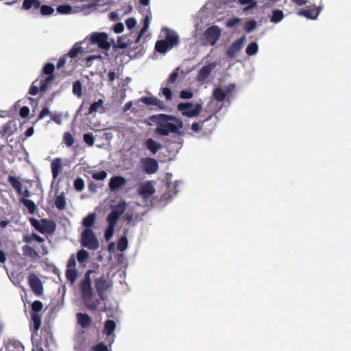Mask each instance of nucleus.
Segmentation results:
<instances>
[{
  "label": "nucleus",
  "mask_w": 351,
  "mask_h": 351,
  "mask_svg": "<svg viewBox=\"0 0 351 351\" xmlns=\"http://www.w3.org/2000/svg\"><path fill=\"white\" fill-rule=\"evenodd\" d=\"M178 186V181L175 182V184H171L170 182H167V194L168 195V197H172L173 196L176 195L178 193V191L176 190V187Z\"/></svg>",
  "instance_id": "obj_45"
},
{
  "label": "nucleus",
  "mask_w": 351,
  "mask_h": 351,
  "mask_svg": "<svg viewBox=\"0 0 351 351\" xmlns=\"http://www.w3.org/2000/svg\"><path fill=\"white\" fill-rule=\"evenodd\" d=\"M115 226L108 225L104 234V237L106 241H109L113 236Z\"/></svg>",
  "instance_id": "obj_59"
},
{
  "label": "nucleus",
  "mask_w": 351,
  "mask_h": 351,
  "mask_svg": "<svg viewBox=\"0 0 351 351\" xmlns=\"http://www.w3.org/2000/svg\"><path fill=\"white\" fill-rule=\"evenodd\" d=\"M84 141L88 145L93 146L95 143V137L92 133H86L83 136Z\"/></svg>",
  "instance_id": "obj_51"
},
{
  "label": "nucleus",
  "mask_w": 351,
  "mask_h": 351,
  "mask_svg": "<svg viewBox=\"0 0 351 351\" xmlns=\"http://www.w3.org/2000/svg\"><path fill=\"white\" fill-rule=\"evenodd\" d=\"M5 348L8 351H24V347L21 343L16 340L10 341Z\"/></svg>",
  "instance_id": "obj_29"
},
{
  "label": "nucleus",
  "mask_w": 351,
  "mask_h": 351,
  "mask_svg": "<svg viewBox=\"0 0 351 351\" xmlns=\"http://www.w3.org/2000/svg\"><path fill=\"white\" fill-rule=\"evenodd\" d=\"M92 351H110L107 346L102 342L98 343L91 348Z\"/></svg>",
  "instance_id": "obj_60"
},
{
  "label": "nucleus",
  "mask_w": 351,
  "mask_h": 351,
  "mask_svg": "<svg viewBox=\"0 0 351 351\" xmlns=\"http://www.w3.org/2000/svg\"><path fill=\"white\" fill-rule=\"evenodd\" d=\"M203 125V134H210L216 128L217 126V117L213 114L209 115L208 117L202 120Z\"/></svg>",
  "instance_id": "obj_14"
},
{
  "label": "nucleus",
  "mask_w": 351,
  "mask_h": 351,
  "mask_svg": "<svg viewBox=\"0 0 351 351\" xmlns=\"http://www.w3.org/2000/svg\"><path fill=\"white\" fill-rule=\"evenodd\" d=\"M177 108L181 114L186 117L192 118L199 114L202 110V104H193L191 102L180 103Z\"/></svg>",
  "instance_id": "obj_3"
},
{
  "label": "nucleus",
  "mask_w": 351,
  "mask_h": 351,
  "mask_svg": "<svg viewBox=\"0 0 351 351\" xmlns=\"http://www.w3.org/2000/svg\"><path fill=\"white\" fill-rule=\"evenodd\" d=\"M23 241L26 243H31L33 241H36L38 243H43L45 241V239L36 233H32L30 235L23 236Z\"/></svg>",
  "instance_id": "obj_34"
},
{
  "label": "nucleus",
  "mask_w": 351,
  "mask_h": 351,
  "mask_svg": "<svg viewBox=\"0 0 351 351\" xmlns=\"http://www.w3.org/2000/svg\"><path fill=\"white\" fill-rule=\"evenodd\" d=\"M92 44L97 45V46L104 50H108L110 44L108 41V35L104 32H95L90 36Z\"/></svg>",
  "instance_id": "obj_7"
},
{
  "label": "nucleus",
  "mask_w": 351,
  "mask_h": 351,
  "mask_svg": "<svg viewBox=\"0 0 351 351\" xmlns=\"http://www.w3.org/2000/svg\"><path fill=\"white\" fill-rule=\"evenodd\" d=\"M151 120L156 125L154 133L160 136H169L170 134H180L179 130L183 128L182 121L170 114L153 115Z\"/></svg>",
  "instance_id": "obj_1"
},
{
  "label": "nucleus",
  "mask_w": 351,
  "mask_h": 351,
  "mask_svg": "<svg viewBox=\"0 0 351 351\" xmlns=\"http://www.w3.org/2000/svg\"><path fill=\"white\" fill-rule=\"evenodd\" d=\"M128 247V239L125 237L119 239L117 243V248L119 251H124Z\"/></svg>",
  "instance_id": "obj_52"
},
{
  "label": "nucleus",
  "mask_w": 351,
  "mask_h": 351,
  "mask_svg": "<svg viewBox=\"0 0 351 351\" xmlns=\"http://www.w3.org/2000/svg\"><path fill=\"white\" fill-rule=\"evenodd\" d=\"M55 66L52 63L46 64L43 69V75L47 76L55 75L53 74Z\"/></svg>",
  "instance_id": "obj_46"
},
{
  "label": "nucleus",
  "mask_w": 351,
  "mask_h": 351,
  "mask_svg": "<svg viewBox=\"0 0 351 351\" xmlns=\"http://www.w3.org/2000/svg\"><path fill=\"white\" fill-rule=\"evenodd\" d=\"M92 270H88L85 275L84 278L80 283L79 287L81 292L82 298H87L93 295V291L91 285L90 274Z\"/></svg>",
  "instance_id": "obj_6"
},
{
  "label": "nucleus",
  "mask_w": 351,
  "mask_h": 351,
  "mask_svg": "<svg viewBox=\"0 0 351 351\" xmlns=\"http://www.w3.org/2000/svg\"><path fill=\"white\" fill-rule=\"evenodd\" d=\"M125 208L126 204L124 201L114 206L106 219L108 225L116 226L119 218L125 212Z\"/></svg>",
  "instance_id": "obj_5"
},
{
  "label": "nucleus",
  "mask_w": 351,
  "mask_h": 351,
  "mask_svg": "<svg viewBox=\"0 0 351 351\" xmlns=\"http://www.w3.org/2000/svg\"><path fill=\"white\" fill-rule=\"evenodd\" d=\"M321 8L313 7L309 8H303L298 12V14L300 16H305L309 19H315L319 14Z\"/></svg>",
  "instance_id": "obj_17"
},
{
  "label": "nucleus",
  "mask_w": 351,
  "mask_h": 351,
  "mask_svg": "<svg viewBox=\"0 0 351 351\" xmlns=\"http://www.w3.org/2000/svg\"><path fill=\"white\" fill-rule=\"evenodd\" d=\"M77 322L83 328H88L91 324V318L86 313H79L77 314Z\"/></svg>",
  "instance_id": "obj_25"
},
{
  "label": "nucleus",
  "mask_w": 351,
  "mask_h": 351,
  "mask_svg": "<svg viewBox=\"0 0 351 351\" xmlns=\"http://www.w3.org/2000/svg\"><path fill=\"white\" fill-rule=\"evenodd\" d=\"M72 8L69 5H60L57 8L58 13L62 14H67L71 12Z\"/></svg>",
  "instance_id": "obj_53"
},
{
  "label": "nucleus",
  "mask_w": 351,
  "mask_h": 351,
  "mask_svg": "<svg viewBox=\"0 0 351 351\" xmlns=\"http://www.w3.org/2000/svg\"><path fill=\"white\" fill-rule=\"evenodd\" d=\"M85 306L90 311H95L100 304L99 300L93 298V295L82 298Z\"/></svg>",
  "instance_id": "obj_20"
},
{
  "label": "nucleus",
  "mask_w": 351,
  "mask_h": 351,
  "mask_svg": "<svg viewBox=\"0 0 351 351\" xmlns=\"http://www.w3.org/2000/svg\"><path fill=\"white\" fill-rule=\"evenodd\" d=\"M161 92L167 101H169L172 99V91L169 88L163 87L161 88Z\"/></svg>",
  "instance_id": "obj_61"
},
{
  "label": "nucleus",
  "mask_w": 351,
  "mask_h": 351,
  "mask_svg": "<svg viewBox=\"0 0 351 351\" xmlns=\"http://www.w3.org/2000/svg\"><path fill=\"white\" fill-rule=\"evenodd\" d=\"M155 49L159 53H164L171 49L169 47L164 39L156 41L155 45Z\"/></svg>",
  "instance_id": "obj_35"
},
{
  "label": "nucleus",
  "mask_w": 351,
  "mask_h": 351,
  "mask_svg": "<svg viewBox=\"0 0 351 351\" xmlns=\"http://www.w3.org/2000/svg\"><path fill=\"white\" fill-rule=\"evenodd\" d=\"M143 170L147 174H154L158 169V164L156 159L147 157L141 159Z\"/></svg>",
  "instance_id": "obj_11"
},
{
  "label": "nucleus",
  "mask_w": 351,
  "mask_h": 351,
  "mask_svg": "<svg viewBox=\"0 0 351 351\" xmlns=\"http://www.w3.org/2000/svg\"><path fill=\"white\" fill-rule=\"evenodd\" d=\"M127 181L124 177L121 176H115L111 178L109 182V189L112 191H116L123 188Z\"/></svg>",
  "instance_id": "obj_15"
},
{
  "label": "nucleus",
  "mask_w": 351,
  "mask_h": 351,
  "mask_svg": "<svg viewBox=\"0 0 351 351\" xmlns=\"http://www.w3.org/2000/svg\"><path fill=\"white\" fill-rule=\"evenodd\" d=\"M107 176V173L104 171L97 172L93 175V178L96 180H103Z\"/></svg>",
  "instance_id": "obj_63"
},
{
  "label": "nucleus",
  "mask_w": 351,
  "mask_h": 351,
  "mask_svg": "<svg viewBox=\"0 0 351 351\" xmlns=\"http://www.w3.org/2000/svg\"><path fill=\"white\" fill-rule=\"evenodd\" d=\"M28 284L35 295H40L43 293V284L36 274L32 273L28 276Z\"/></svg>",
  "instance_id": "obj_9"
},
{
  "label": "nucleus",
  "mask_w": 351,
  "mask_h": 351,
  "mask_svg": "<svg viewBox=\"0 0 351 351\" xmlns=\"http://www.w3.org/2000/svg\"><path fill=\"white\" fill-rule=\"evenodd\" d=\"M33 324V331L36 332L41 326V315L39 313H31Z\"/></svg>",
  "instance_id": "obj_33"
},
{
  "label": "nucleus",
  "mask_w": 351,
  "mask_h": 351,
  "mask_svg": "<svg viewBox=\"0 0 351 351\" xmlns=\"http://www.w3.org/2000/svg\"><path fill=\"white\" fill-rule=\"evenodd\" d=\"M138 194L144 199H147L149 197L154 195L156 189L152 181H147L141 184L138 189Z\"/></svg>",
  "instance_id": "obj_10"
},
{
  "label": "nucleus",
  "mask_w": 351,
  "mask_h": 351,
  "mask_svg": "<svg viewBox=\"0 0 351 351\" xmlns=\"http://www.w3.org/2000/svg\"><path fill=\"white\" fill-rule=\"evenodd\" d=\"M82 52V48L81 47V45L78 43H75L71 49L69 51L67 55V57H70L71 58H76L79 53Z\"/></svg>",
  "instance_id": "obj_37"
},
{
  "label": "nucleus",
  "mask_w": 351,
  "mask_h": 351,
  "mask_svg": "<svg viewBox=\"0 0 351 351\" xmlns=\"http://www.w3.org/2000/svg\"><path fill=\"white\" fill-rule=\"evenodd\" d=\"M141 101L146 106H155L161 110L165 109V105L156 97H143Z\"/></svg>",
  "instance_id": "obj_18"
},
{
  "label": "nucleus",
  "mask_w": 351,
  "mask_h": 351,
  "mask_svg": "<svg viewBox=\"0 0 351 351\" xmlns=\"http://www.w3.org/2000/svg\"><path fill=\"white\" fill-rule=\"evenodd\" d=\"M178 69H179L178 68L176 70H175L170 74V75L166 80L167 86H170L171 84H174L176 82L178 77Z\"/></svg>",
  "instance_id": "obj_48"
},
{
  "label": "nucleus",
  "mask_w": 351,
  "mask_h": 351,
  "mask_svg": "<svg viewBox=\"0 0 351 351\" xmlns=\"http://www.w3.org/2000/svg\"><path fill=\"white\" fill-rule=\"evenodd\" d=\"M81 245L90 250H97L99 243L94 232L90 228L85 229L81 234Z\"/></svg>",
  "instance_id": "obj_2"
},
{
  "label": "nucleus",
  "mask_w": 351,
  "mask_h": 351,
  "mask_svg": "<svg viewBox=\"0 0 351 351\" xmlns=\"http://www.w3.org/2000/svg\"><path fill=\"white\" fill-rule=\"evenodd\" d=\"M214 67L215 65L213 64L204 66L197 74V80L199 82H204L208 77Z\"/></svg>",
  "instance_id": "obj_21"
},
{
  "label": "nucleus",
  "mask_w": 351,
  "mask_h": 351,
  "mask_svg": "<svg viewBox=\"0 0 351 351\" xmlns=\"http://www.w3.org/2000/svg\"><path fill=\"white\" fill-rule=\"evenodd\" d=\"M40 7V13L42 15H50L53 13L54 10L52 7L47 5H43Z\"/></svg>",
  "instance_id": "obj_58"
},
{
  "label": "nucleus",
  "mask_w": 351,
  "mask_h": 351,
  "mask_svg": "<svg viewBox=\"0 0 351 351\" xmlns=\"http://www.w3.org/2000/svg\"><path fill=\"white\" fill-rule=\"evenodd\" d=\"M8 182L11 184V186L16 190L17 193H22L23 186L21 181H19L18 178H16L14 176H10L8 177Z\"/></svg>",
  "instance_id": "obj_32"
},
{
  "label": "nucleus",
  "mask_w": 351,
  "mask_h": 351,
  "mask_svg": "<svg viewBox=\"0 0 351 351\" xmlns=\"http://www.w3.org/2000/svg\"><path fill=\"white\" fill-rule=\"evenodd\" d=\"M151 20V17L149 15H147L143 21V26L142 29H141L138 36L136 38V43H138L141 38V37L143 35V34L147 30L149 25V22Z\"/></svg>",
  "instance_id": "obj_41"
},
{
  "label": "nucleus",
  "mask_w": 351,
  "mask_h": 351,
  "mask_svg": "<svg viewBox=\"0 0 351 351\" xmlns=\"http://www.w3.org/2000/svg\"><path fill=\"white\" fill-rule=\"evenodd\" d=\"M104 101L101 99H99L98 101L93 102L88 109V114H91L95 112H97V110L101 108H102V112L105 111V108L103 107Z\"/></svg>",
  "instance_id": "obj_39"
},
{
  "label": "nucleus",
  "mask_w": 351,
  "mask_h": 351,
  "mask_svg": "<svg viewBox=\"0 0 351 351\" xmlns=\"http://www.w3.org/2000/svg\"><path fill=\"white\" fill-rule=\"evenodd\" d=\"M40 6V2L38 0H24L23 3V8L26 10H29L32 7L38 9Z\"/></svg>",
  "instance_id": "obj_38"
},
{
  "label": "nucleus",
  "mask_w": 351,
  "mask_h": 351,
  "mask_svg": "<svg viewBox=\"0 0 351 351\" xmlns=\"http://www.w3.org/2000/svg\"><path fill=\"white\" fill-rule=\"evenodd\" d=\"M55 79V75L45 76L43 74H40V75L37 79L39 82L40 92L45 93L47 91L49 86L51 84Z\"/></svg>",
  "instance_id": "obj_16"
},
{
  "label": "nucleus",
  "mask_w": 351,
  "mask_h": 351,
  "mask_svg": "<svg viewBox=\"0 0 351 351\" xmlns=\"http://www.w3.org/2000/svg\"><path fill=\"white\" fill-rule=\"evenodd\" d=\"M62 142L67 147H71L74 144L75 139L72 134L69 132H66L64 133Z\"/></svg>",
  "instance_id": "obj_43"
},
{
  "label": "nucleus",
  "mask_w": 351,
  "mask_h": 351,
  "mask_svg": "<svg viewBox=\"0 0 351 351\" xmlns=\"http://www.w3.org/2000/svg\"><path fill=\"white\" fill-rule=\"evenodd\" d=\"M54 205L59 210L65 209L66 206V197L63 192L60 195H58L54 201Z\"/></svg>",
  "instance_id": "obj_28"
},
{
  "label": "nucleus",
  "mask_w": 351,
  "mask_h": 351,
  "mask_svg": "<svg viewBox=\"0 0 351 351\" xmlns=\"http://www.w3.org/2000/svg\"><path fill=\"white\" fill-rule=\"evenodd\" d=\"M43 308L42 302L36 300L33 302L31 305L32 312L31 313H38Z\"/></svg>",
  "instance_id": "obj_47"
},
{
  "label": "nucleus",
  "mask_w": 351,
  "mask_h": 351,
  "mask_svg": "<svg viewBox=\"0 0 351 351\" xmlns=\"http://www.w3.org/2000/svg\"><path fill=\"white\" fill-rule=\"evenodd\" d=\"M29 221H30V223L31 225L37 230L39 232H40L41 234H43V224L41 223V221L40 222L39 221H38L37 219H34V218H31L29 219Z\"/></svg>",
  "instance_id": "obj_50"
},
{
  "label": "nucleus",
  "mask_w": 351,
  "mask_h": 351,
  "mask_svg": "<svg viewBox=\"0 0 351 351\" xmlns=\"http://www.w3.org/2000/svg\"><path fill=\"white\" fill-rule=\"evenodd\" d=\"M284 18L283 12L280 10H274L272 12V15L271 17V22L277 23L282 20Z\"/></svg>",
  "instance_id": "obj_40"
},
{
  "label": "nucleus",
  "mask_w": 351,
  "mask_h": 351,
  "mask_svg": "<svg viewBox=\"0 0 351 351\" xmlns=\"http://www.w3.org/2000/svg\"><path fill=\"white\" fill-rule=\"evenodd\" d=\"M95 287L101 300L106 299L104 292L110 287V283L102 276L95 280Z\"/></svg>",
  "instance_id": "obj_12"
},
{
  "label": "nucleus",
  "mask_w": 351,
  "mask_h": 351,
  "mask_svg": "<svg viewBox=\"0 0 351 351\" xmlns=\"http://www.w3.org/2000/svg\"><path fill=\"white\" fill-rule=\"evenodd\" d=\"M258 50V46L256 43L252 42L248 45L245 49L247 55L251 56L255 55Z\"/></svg>",
  "instance_id": "obj_44"
},
{
  "label": "nucleus",
  "mask_w": 351,
  "mask_h": 351,
  "mask_svg": "<svg viewBox=\"0 0 351 351\" xmlns=\"http://www.w3.org/2000/svg\"><path fill=\"white\" fill-rule=\"evenodd\" d=\"M65 275L67 280L73 284L77 277V271L75 268H66Z\"/></svg>",
  "instance_id": "obj_36"
},
{
  "label": "nucleus",
  "mask_w": 351,
  "mask_h": 351,
  "mask_svg": "<svg viewBox=\"0 0 351 351\" xmlns=\"http://www.w3.org/2000/svg\"><path fill=\"white\" fill-rule=\"evenodd\" d=\"M221 29L217 25H212L206 29L203 35V44L213 46L221 36Z\"/></svg>",
  "instance_id": "obj_4"
},
{
  "label": "nucleus",
  "mask_w": 351,
  "mask_h": 351,
  "mask_svg": "<svg viewBox=\"0 0 351 351\" xmlns=\"http://www.w3.org/2000/svg\"><path fill=\"white\" fill-rule=\"evenodd\" d=\"M203 125L202 120H200L198 122L193 123L191 128L195 133H199L200 132L203 133Z\"/></svg>",
  "instance_id": "obj_55"
},
{
  "label": "nucleus",
  "mask_w": 351,
  "mask_h": 351,
  "mask_svg": "<svg viewBox=\"0 0 351 351\" xmlns=\"http://www.w3.org/2000/svg\"><path fill=\"white\" fill-rule=\"evenodd\" d=\"M245 36H242L240 38L236 40L226 51V55L230 58H234L237 53L243 48Z\"/></svg>",
  "instance_id": "obj_13"
},
{
  "label": "nucleus",
  "mask_w": 351,
  "mask_h": 351,
  "mask_svg": "<svg viewBox=\"0 0 351 351\" xmlns=\"http://www.w3.org/2000/svg\"><path fill=\"white\" fill-rule=\"evenodd\" d=\"M193 96V93L191 90H183L180 92V97L182 99H191Z\"/></svg>",
  "instance_id": "obj_64"
},
{
  "label": "nucleus",
  "mask_w": 351,
  "mask_h": 351,
  "mask_svg": "<svg viewBox=\"0 0 351 351\" xmlns=\"http://www.w3.org/2000/svg\"><path fill=\"white\" fill-rule=\"evenodd\" d=\"M73 93L77 97L82 95V84L81 82L77 80L75 81L73 84Z\"/></svg>",
  "instance_id": "obj_54"
},
{
  "label": "nucleus",
  "mask_w": 351,
  "mask_h": 351,
  "mask_svg": "<svg viewBox=\"0 0 351 351\" xmlns=\"http://www.w3.org/2000/svg\"><path fill=\"white\" fill-rule=\"evenodd\" d=\"M116 328V323L114 321L111 319H107L104 323V333L107 337H110L113 338L114 337V335L113 334V332L114 331Z\"/></svg>",
  "instance_id": "obj_26"
},
{
  "label": "nucleus",
  "mask_w": 351,
  "mask_h": 351,
  "mask_svg": "<svg viewBox=\"0 0 351 351\" xmlns=\"http://www.w3.org/2000/svg\"><path fill=\"white\" fill-rule=\"evenodd\" d=\"M257 26V23L254 20L247 21L244 26V29L246 33H250L253 31Z\"/></svg>",
  "instance_id": "obj_49"
},
{
  "label": "nucleus",
  "mask_w": 351,
  "mask_h": 351,
  "mask_svg": "<svg viewBox=\"0 0 351 351\" xmlns=\"http://www.w3.org/2000/svg\"><path fill=\"white\" fill-rule=\"evenodd\" d=\"M23 254L32 259H37L39 258L38 253L30 245H25L22 247Z\"/></svg>",
  "instance_id": "obj_27"
},
{
  "label": "nucleus",
  "mask_w": 351,
  "mask_h": 351,
  "mask_svg": "<svg viewBox=\"0 0 351 351\" xmlns=\"http://www.w3.org/2000/svg\"><path fill=\"white\" fill-rule=\"evenodd\" d=\"M62 160L60 158H55L51 163V173L53 179H56L62 170Z\"/></svg>",
  "instance_id": "obj_24"
},
{
  "label": "nucleus",
  "mask_w": 351,
  "mask_h": 351,
  "mask_svg": "<svg viewBox=\"0 0 351 351\" xmlns=\"http://www.w3.org/2000/svg\"><path fill=\"white\" fill-rule=\"evenodd\" d=\"M145 146L153 154H156V152L162 147V145L160 143L156 142L151 138L146 139Z\"/></svg>",
  "instance_id": "obj_23"
},
{
  "label": "nucleus",
  "mask_w": 351,
  "mask_h": 351,
  "mask_svg": "<svg viewBox=\"0 0 351 351\" xmlns=\"http://www.w3.org/2000/svg\"><path fill=\"white\" fill-rule=\"evenodd\" d=\"M89 258V253L85 250H80L77 253V260L80 263H84Z\"/></svg>",
  "instance_id": "obj_42"
},
{
  "label": "nucleus",
  "mask_w": 351,
  "mask_h": 351,
  "mask_svg": "<svg viewBox=\"0 0 351 351\" xmlns=\"http://www.w3.org/2000/svg\"><path fill=\"white\" fill-rule=\"evenodd\" d=\"M38 91H40L39 82L36 79L30 86L29 93L32 95H36L38 94Z\"/></svg>",
  "instance_id": "obj_57"
},
{
  "label": "nucleus",
  "mask_w": 351,
  "mask_h": 351,
  "mask_svg": "<svg viewBox=\"0 0 351 351\" xmlns=\"http://www.w3.org/2000/svg\"><path fill=\"white\" fill-rule=\"evenodd\" d=\"M73 185L77 191H82L84 188V182L81 178H77L74 180Z\"/></svg>",
  "instance_id": "obj_56"
},
{
  "label": "nucleus",
  "mask_w": 351,
  "mask_h": 351,
  "mask_svg": "<svg viewBox=\"0 0 351 351\" xmlns=\"http://www.w3.org/2000/svg\"><path fill=\"white\" fill-rule=\"evenodd\" d=\"M241 21V19L234 17V18L229 19L226 22V26L228 27H234L235 25H238L239 23H240Z\"/></svg>",
  "instance_id": "obj_62"
},
{
  "label": "nucleus",
  "mask_w": 351,
  "mask_h": 351,
  "mask_svg": "<svg viewBox=\"0 0 351 351\" xmlns=\"http://www.w3.org/2000/svg\"><path fill=\"white\" fill-rule=\"evenodd\" d=\"M20 202H21L28 210V212L33 215L37 210V207L35 203L31 200L24 197L20 199Z\"/></svg>",
  "instance_id": "obj_30"
},
{
  "label": "nucleus",
  "mask_w": 351,
  "mask_h": 351,
  "mask_svg": "<svg viewBox=\"0 0 351 351\" xmlns=\"http://www.w3.org/2000/svg\"><path fill=\"white\" fill-rule=\"evenodd\" d=\"M41 223L43 226V234L47 233L52 234L54 233L56 229V224L53 221L47 219H42Z\"/></svg>",
  "instance_id": "obj_22"
},
{
  "label": "nucleus",
  "mask_w": 351,
  "mask_h": 351,
  "mask_svg": "<svg viewBox=\"0 0 351 351\" xmlns=\"http://www.w3.org/2000/svg\"><path fill=\"white\" fill-rule=\"evenodd\" d=\"M234 88V84H229L224 89L219 87L216 88L213 90V96L217 101L221 102L226 98L228 99Z\"/></svg>",
  "instance_id": "obj_8"
},
{
  "label": "nucleus",
  "mask_w": 351,
  "mask_h": 351,
  "mask_svg": "<svg viewBox=\"0 0 351 351\" xmlns=\"http://www.w3.org/2000/svg\"><path fill=\"white\" fill-rule=\"evenodd\" d=\"M167 32L165 40L170 49L177 46L179 44V36L174 32H170L167 28H164Z\"/></svg>",
  "instance_id": "obj_19"
},
{
  "label": "nucleus",
  "mask_w": 351,
  "mask_h": 351,
  "mask_svg": "<svg viewBox=\"0 0 351 351\" xmlns=\"http://www.w3.org/2000/svg\"><path fill=\"white\" fill-rule=\"evenodd\" d=\"M96 219V215L94 213H89L87 216H86L82 220V226L87 228H90L95 222Z\"/></svg>",
  "instance_id": "obj_31"
}]
</instances>
